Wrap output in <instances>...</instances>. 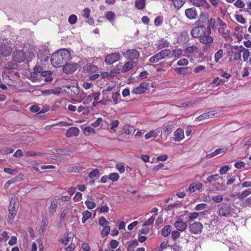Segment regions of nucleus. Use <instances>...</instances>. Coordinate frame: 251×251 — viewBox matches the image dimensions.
Returning <instances> with one entry per match:
<instances>
[{
    "label": "nucleus",
    "instance_id": "obj_42",
    "mask_svg": "<svg viewBox=\"0 0 251 251\" xmlns=\"http://www.w3.org/2000/svg\"><path fill=\"white\" fill-rule=\"evenodd\" d=\"M77 17L75 14L71 15L68 18V22L71 25H74L77 22Z\"/></svg>",
    "mask_w": 251,
    "mask_h": 251
},
{
    "label": "nucleus",
    "instance_id": "obj_6",
    "mask_svg": "<svg viewBox=\"0 0 251 251\" xmlns=\"http://www.w3.org/2000/svg\"><path fill=\"white\" fill-rule=\"evenodd\" d=\"M220 115L219 112L217 111H209L208 112H205L196 119V121H203L207 120L213 117H217Z\"/></svg>",
    "mask_w": 251,
    "mask_h": 251
},
{
    "label": "nucleus",
    "instance_id": "obj_33",
    "mask_svg": "<svg viewBox=\"0 0 251 251\" xmlns=\"http://www.w3.org/2000/svg\"><path fill=\"white\" fill-rule=\"evenodd\" d=\"M174 127V125L172 123L167 125L166 126H164V134H166L167 135H168L172 132Z\"/></svg>",
    "mask_w": 251,
    "mask_h": 251
},
{
    "label": "nucleus",
    "instance_id": "obj_20",
    "mask_svg": "<svg viewBox=\"0 0 251 251\" xmlns=\"http://www.w3.org/2000/svg\"><path fill=\"white\" fill-rule=\"evenodd\" d=\"M226 151V149L224 148H219L216 149L214 151L207 155L209 158L214 157L217 155H223Z\"/></svg>",
    "mask_w": 251,
    "mask_h": 251
},
{
    "label": "nucleus",
    "instance_id": "obj_60",
    "mask_svg": "<svg viewBox=\"0 0 251 251\" xmlns=\"http://www.w3.org/2000/svg\"><path fill=\"white\" fill-rule=\"evenodd\" d=\"M177 65L179 66L187 65L188 64V61L187 59L182 58L177 61Z\"/></svg>",
    "mask_w": 251,
    "mask_h": 251
},
{
    "label": "nucleus",
    "instance_id": "obj_29",
    "mask_svg": "<svg viewBox=\"0 0 251 251\" xmlns=\"http://www.w3.org/2000/svg\"><path fill=\"white\" fill-rule=\"evenodd\" d=\"M123 130L124 132L127 134L133 133L135 131L134 127L130 126L129 125H125L123 127Z\"/></svg>",
    "mask_w": 251,
    "mask_h": 251
},
{
    "label": "nucleus",
    "instance_id": "obj_57",
    "mask_svg": "<svg viewBox=\"0 0 251 251\" xmlns=\"http://www.w3.org/2000/svg\"><path fill=\"white\" fill-rule=\"evenodd\" d=\"M99 176V172L98 169H94L89 174V176L90 178H94L95 177L98 176Z\"/></svg>",
    "mask_w": 251,
    "mask_h": 251
},
{
    "label": "nucleus",
    "instance_id": "obj_21",
    "mask_svg": "<svg viewBox=\"0 0 251 251\" xmlns=\"http://www.w3.org/2000/svg\"><path fill=\"white\" fill-rule=\"evenodd\" d=\"M202 185L201 183L196 182L195 183L191 184L188 189L190 192H194L196 190H200L202 188Z\"/></svg>",
    "mask_w": 251,
    "mask_h": 251
},
{
    "label": "nucleus",
    "instance_id": "obj_1",
    "mask_svg": "<svg viewBox=\"0 0 251 251\" xmlns=\"http://www.w3.org/2000/svg\"><path fill=\"white\" fill-rule=\"evenodd\" d=\"M71 59V54L70 51L66 49H62L52 55L50 62L54 67H60Z\"/></svg>",
    "mask_w": 251,
    "mask_h": 251
},
{
    "label": "nucleus",
    "instance_id": "obj_28",
    "mask_svg": "<svg viewBox=\"0 0 251 251\" xmlns=\"http://www.w3.org/2000/svg\"><path fill=\"white\" fill-rule=\"evenodd\" d=\"M16 66L14 64L12 66H11L10 65H8V66H6L4 68V70L2 73V76L3 77H8V74H10L12 72V70L13 69L15 68Z\"/></svg>",
    "mask_w": 251,
    "mask_h": 251
},
{
    "label": "nucleus",
    "instance_id": "obj_11",
    "mask_svg": "<svg viewBox=\"0 0 251 251\" xmlns=\"http://www.w3.org/2000/svg\"><path fill=\"white\" fill-rule=\"evenodd\" d=\"M77 66V64L66 63L63 66V71L66 74H71L76 70Z\"/></svg>",
    "mask_w": 251,
    "mask_h": 251
},
{
    "label": "nucleus",
    "instance_id": "obj_58",
    "mask_svg": "<svg viewBox=\"0 0 251 251\" xmlns=\"http://www.w3.org/2000/svg\"><path fill=\"white\" fill-rule=\"evenodd\" d=\"M200 213H198V212H193V213H190L189 217H188V220L190 221H192L193 220H195V219L198 218Z\"/></svg>",
    "mask_w": 251,
    "mask_h": 251
},
{
    "label": "nucleus",
    "instance_id": "obj_47",
    "mask_svg": "<svg viewBox=\"0 0 251 251\" xmlns=\"http://www.w3.org/2000/svg\"><path fill=\"white\" fill-rule=\"evenodd\" d=\"M213 187L215 190H225L226 189L225 186L223 185L220 184L219 183H216L213 184Z\"/></svg>",
    "mask_w": 251,
    "mask_h": 251
},
{
    "label": "nucleus",
    "instance_id": "obj_51",
    "mask_svg": "<svg viewBox=\"0 0 251 251\" xmlns=\"http://www.w3.org/2000/svg\"><path fill=\"white\" fill-rule=\"evenodd\" d=\"M198 48L195 46H191L186 49L185 51L188 53H193L197 51Z\"/></svg>",
    "mask_w": 251,
    "mask_h": 251
},
{
    "label": "nucleus",
    "instance_id": "obj_13",
    "mask_svg": "<svg viewBox=\"0 0 251 251\" xmlns=\"http://www.w3.org/2000/svg\"><path fill=\"white\" fill-rule=\"evenodd\" d=\"M185 14L186 16L190 20L196 19L198 16L197 11L194 8H191L186 9Z\"/></svg>",
    "mask_w": 251,
    "mask_h": 251
},
{
    "label": "nucleus",
    "instance_id": "obj_46",
    "mask_svg": "<svg viewBox=\"0 0 251 251\" xmlns=\"http://www.w3.org/2000/svg\"><path fill=\"white\" fill-rule=\"evenodd\" d=\"M250 55V52L248 49H244L243 53V58L244 61H246Z\"/></svg>",
    "mask_w": 251,
    "mask_h": 251
},
{
    "label": "nucleus",
    "instance_id": "obj_54",
    "mask_svg": "<svg viewBox=\"0 0 251 251\" xmlns=\"http://www.w3.org/2000/svg\"><path fill=\"white\" fill-rule=\"evenodd\" d=\"M251 193V191L249 190L244 191L239 196V198L242 200L248 196Z\"/></svg>",
    "mask_w": 251,
    "mask_h": 251
},
{
    "label": "nucleus",
    "instance_id": "obj_24",
    "mask_svg": "<svg viewBox=\"0 0 251 251\" xmlns=\"http://www.w3.org/2000/svg\"><path fill=\"white\" fill-rule=\"evenodd\" d=\"M67 87L68 89H70L71 92H68V93L71 96H75L79 93V89L77 87V84L76 85H73L72 86H69L70 85H67Z\"/></svg>",
    "mask_w": 251,
    "mask_h": 251
},
{
    "label": "nucleus",
    "instance_id": "obj_15",
    "mask_svg": "<svg viewBox=\"0 0 251 251\" xmlns=\"http://www.w3.org/2000/svg\"><path fill=\"white\" fill-rule=\"evenodd\" d=\"M12 50V49L8 45H3L1 46L0 48V51L1 54L5 56H9Z\"/></svg>",
    "mask_w": 251,
    "mask_h": 251
},
{
    "label": "nucleus",
    "instance_id": "obj_25",
    "mask_svg": "<svg viewBox=\"0 0 251 251\" xmlns=\"http://www.w3.org/2000/svg\"><path fill=\"white\" fill-rule=\"evenodd\" d=\"M171 2L176 9H179L184 4V0H168Z\"/></svg>",
    "mask_w": 251,
    "mask_h": 251
},
{
    "label": "nucleus",
    "instance_id": "obj_52",
    "mask_svg": "<svg viewBox=\"0 0 251 251\" xmlns=\"http://www.w3.org/2000/svg\"><path fill=\"white\" fill-rule=\"evenodd\" d=\"M208 29L210 30L211 28H214L215 25V21L213 18H210L208 21Z\"/></svg>",
    "mask_w": 251,
    "mask_h": 251
},
{
    "label": "nucleus",
    "instance_id": "obj_14",
    "mask_svg": "<svg viewBox=\"0 0 251 251\" xmlns=\"http://www.w3.org/2000/svg\"><path fill=\"white\" fill-rule=\"evenodd\" d=\"M136 65L137 63L135 61H128L124 64L121 71L122 73H126L131 70Z\"/></svg>",
    "mask_w": 251,
    "mask_h": 251
},
{
    "label": "nucleus",
    "instance_id": "obj_10",
    "mask_svg": "<svg viewBox=\"0 0 251 251\" xmlns=\"http://www.w3.org/2000/svg\"><path fill=\"white\" fill-rule=\"evenodd\" d=\"M205 33L204 26H198L194 27L191 31V34L194 38H201V37Z\"/></svg>",
    "mask_w": 251,
    "mask_h": 251
},
{
    "label": "nucleus",
    "instance_id": "obj_64",
    "mask_svg": "<svg viewBox=\"0 0 251 251\" xmlns=\"http://www.w3.org/2000/svg\"><path fill=\"white\" fill-rule=\"evenodd\" d=\"M251 205V197L247 198L245 201L243 202L242 205L244 207H246L248 205Z\"/></svg>",
    "mask_w": 251,
    "mask_h": 251
},
{
    "label": "nucleus",
    "instance_id": "obj_39",
    "mask_svg": "<svg viewBox=\"0 0 251 251\" xmlns=\"http://www.w3.org/2000/svg\"><path fill=\"white\" fill-rule=\"evenodd\" d=\"M187 68L183 67V68H176L175 69V72L179 74H183V75H186L187 74Z\"/></svg>",
    "mask_w": 251,
    "mask_h": 251
},
{
    "label": "nucleus",
    "instance_id": "obj_31",
    "mask_svg": "<svg viewBox=\"0 0 251 251\" xmlns=\"http://www.w3.org/2000/svg\"><path fill=\"white\" fill-rule=\"evenodd\" d=\"M121 69L118 67H116L111 70L109 73L110 78L112 79L117 75L121 73Z\"/></svg>",
    "mask_w": 251,
    "mask_h": 251
},
{
    "label": "nucleus",
    "instance_id": "obj_43",
    "mask_svg": "<svg viewBox=\"0 0 251 251\" xmlns=\"http://www.w3.org/2000/svg\"><path fill=\"white\" fill-rule=\"evenodd\" d=\"M235 18L238 22L241 24H244L246 23L245 19L242 15L236 14L235 15Z\"/></svg>",
    "mask_w": 251,
    "mask_h": 251
},
{
    "label": "nucleus",
    "instance_id": "obj_7",
    "mask_svg": "<svg viewBox=\"0 0 251 251\" xmlns=\"http://www.w3.org/2000/svg\"><path fill=\"white\" fill-rule=\"evenodd\" d=\"M120 58V55L118 53H113L107 55L105 57L104 61L107 64L111 65Z\"/></svg>",
    "mask_w": 251,
    "mask_h": 251
},
{
    "label": "nucleus",
    "instance_id": "obj_45",
    "mask_svg": "<svg viewBox=\"0 0 251 251\" xmlns=\"http://www.w3.org/2000/svg\"><path fill=\"white\" fill-rule=\"evenodd\" d=\"M110 230V227L109 226H105L101 231V234L102 237L107 236Z\"/></svg>",
    "mask_w": 251,
    "mask_h": 251
},
{
    "label": "nucleus",
    "instance_id": "obj_16",
    "mask_svg": "<svg viewBox=\"0 0 251 251\" xmlns=\"http://www.w3.org/2000/svg\"><path fill=\"white\" fill-rule=\"evenodd\" d=\"M200 42L204 44H210L213 42V37L204 33L200 38Z\"/></svg>",
    "mask_w": 251,
    "mask_h": 251
},
{
    "label": "nucleus",
    "instance_id": "obj_56",
    "mask_svg": "<svg viewBox=\"0 0 251 251\" xmlns=\"http://www.w3.org/2000/svg\"><path fill=\"white\" fill-rule=\"evenodd\" d=\"M85 204L87 206V208L89 209H93L95 208L96 206V204L95 202L91 201H85Z\"/></svg>",
    "mask_w": 251,
    "mask_h": 251
},
{
    "label": "nucleus",
    "instance_id": "obj_17",
    "mask_svg": "<svg viewBox=\"0 0 251 251\" xmlns=\"http://www.w3.org/2000/svg\"><path fill=\"white\" fill-rule=\"evenodd\" d=\"M174 140L175 141H180L184 138V132L181 129L178 128L174 132Z\"/></svg>",
    "mask_w": 251,
    "mask_h": 251
},
{
    "label": "nucleus",
    "instance_id": "obj_38",
    "mask_svg": "<svg viewBox=\"0 0 251 251\" xmlns=\"http://www.w3.org/2000/svg\"><path fill=\"white\" fill-rule=\"evenodd\" d=\"M82 215V223H85L86 220L91 217L92 214L89 211L86 210L83 212Z\"/></svg>",
    "mask_w": 251,
    "mask_h": 251
},
{
    "label": "nucleus",
    "instance_id": "obj_4",
    "mask_svg": "<svg viewBox=\"0 0 251 251\" xmlns=\"http://www.w3.org/2000/svg\"><path fill=\"white\" fill-rule=\"evenodd\" d=\"M172 52L169 50H164L152 56L150 59L151 63H157L160 60L164 59L166 57H169L171 55Z\"/></svg>",
    "mask_w": 251,
    "mask_h": 251
},
{
    "label": "nucleus",
    "instance_id": "obj_8",
    "mask_svg": "<svg viewBox=\"0 0 251 251\" xmlns=\"http://www.w3.org/2000/svg\"><path fill=\"white\" fill-rule=\"evenodd\" d=\"M124 56L125 58L132 60L137 59L140 56V53L136 50H129L124 53Z\"/></svg>",
    "mask_w": 251,
    "mask_h": 251
},
{
    "label": "nucleus",
    "instance_id": "obj_37",
    "mask_svg": "<svg viewBox=\"0 0 251 251\" xmlns=\"http://www.w3.org/2000/svg\"><path fill=\"white\" fill-rule=\"evenodd\" d=\"M170 43L166 40H162L159 42V44L157 46L158 50H161L163 48L168 47Z\"/></svg>",
    "mask_w": 251,
    "mask_h": 251
},
{
    "label": "nucleus",
    "instance_id": "obj_35",
    "mask_svg": "<svg viewBox=\"0 0 251 251\" xmlns=\"http://www.w3.org/2000/svg\"><path fill=\"white\" fill-rule=\"evenodd\" d=\"M219 32L224 38L227 37L229 34V30L224 27L220 28Z\"/></svg>",
    "mask_w": 251,
    "mask_h": 251
},
{
    "label": "nucleus",
    "instance_id": "obj_2",
    "mask_svg": "<svg viewBox=\"0 0 251 251\" xmlns=\"http://www.w3.org/2000/svg\"><path fill=\"white\" fill-rule=\"evenodd\" d=\"M217 213L220 217H230L233 213V208L226 203H222L217 206Z\"/></svg>",
    "mask_w": 251,
    "mask_h": 251
},
{
    "label": "nucleus",
    "instance_id": "obj_12",
    "mask_svg": "<svg viewBox=\"0 0 251 251\" xmlns=\"http://www.w3.org/2000/svg\"><path fill=\"white\" fill-rule=\"evenodd\" d=\"M13 58L15 61L22 62L25 60V56L23 50H19L14 52Z\"/></svg>",
    "mask_w": 251,
    "mask_h": 251
},
{
    "label": "nucleus",
    "instance_id": "obj_49",
    "mask_svg": "<svg viewBox=\"0 0 251 251\" xmlns=\"http://www.w3.org/2000/svg\"><path fill=\"white\" fill-rule=\"evenodd\" d=\"M119 178V175L118 173H111L108 176V179L112 181H117Z\"/></svg>",
    "mask_w": 251,
    "mask_h": 251
},
{
    "label": "nucleus",
    "instance_id": "obj_9",
    "mask_svg": "<svg viewBox=\"0 0 251 251\" xmlns=\"http://www.w3.org/2000/svg\"><path fill=\"white\" fill-rule=\"evenodd\" d=\"M202 228L203 226L200 222H195L189 226L190 232L195 234L201 233Z\"/></svg>",
    "mask_w": 251,
    "mask_h": 251
},
{
    "label": "nucleus",
    "instance_id": "obj_5",
    "mask_svg": "<svg viewBox=\"0 0 251 251\" xmlns=\"http://www.w3.org/2000/svg\"><path fill=\"white\" fill-rule=\"evenodd\" d=\"M150 83L146 82H143L138 86L133 88L131 93L134 94H141L144 93L149 88Z\"/></svg>",
    "mask_w": 251,
    "mask_h": 251
},
{
    "label": "nucleus",
    "instance_id": "obj_62",
    "mask_svg": "<svg viewBox=\"0 0 251 251\" xmlns=\"http://www.w3.org/2000/svg\"><path fill=\"white\" fill-rule=\"evenodd\" d=\"M91 10L88 8H85L83 10V16L86 18L90 16Z\"/></svg>",
    "mask_w": 251,
    "mask_h": 251
},
{
    "label": "nucleus",
    "instance_id": "obj_23",
    "mask_svg": "<svg viewBox=\"0 0 251 251\" xmlns=\"http://www.w3.org/2000/svg\"><path fill=\"white\" fill-rule=\"evenodd\" d=\"M175 227L179 231H183L187 227V224L182 221H177L175 224Z\"/></svg>",
    "mask_w": 251,
    "mask_h": 251
},
{
    "label": "nucleus",
    "instance_id": "obj_22",
    "mask_svg": "<svg viewBox=\"0 0 251 251\" xmlns=\"http://www.w3.org/2000/svg\"><path fill=\"white\" fill-rule=\"evenodd\" d=\"M58 205V202L56 199H52L51 201L50 206L49 208V213L53 215L56 211Z\"/></svg>",
    "mask_w": 251,
    "mask_h": 251
},
{
    "label": "nucleus",
    "instance_id": "obj_44",
    "mask_svg": "<svg viewBox=\"0 0 251 251\" xmlns=\"http://www.w3.org/2000/svg\"><path fill=\"white\" fill-rule=\"evenodd\" d=\"M182 53V50L180 49H176L172 51V55L176 57H179Z\"/></svg>",
    "mask_w": 251,
    "mask_h": 251
},
{
    "label": "nucleus",
    "instance_id": "obj_32",
    "mask_svg": "<svg viewBox=\"0 0 251 251\" xmlns=\"http://www.w3.org/2000/svg\"><path fill=\"white\" fill-rule=\"evenodd\" d=\"M171 226L169 225L165 226L162 230V234L164 237L168 236L171 231Z\"/></svg>",
    "mask_w": 251,
    "mask_h": 251
},
{
    "label": "nucleus",
    "instance_id": "obj_55",
    "mask_svg": "<svg viewBox=\"0 0 251 251\" xmlns=\"http://www.w3.org/2000/svg\"><path fill=\"white\" fill-rule=\"evenodd\" d=\"M212 200L215 202H220L223 200V197L222 195H217L215 196H212Z\"/></svg>",
    "mask_w": 251,
    "mask_h": 251
},
{
    "label": "nucleus",
    "instance_id": "obj_59",
    "mask_svg": "<svg viewBox=\"0 0 251 251\" xmlns=\"http://www.w3.org/2000/svg\"><path fill=\"white\" fill-rule=\"evenodd\" d=\"M219 175L218 174H215L208 176L207 178V180L208 182H211L212 181L217 180L219 178Z\"/></svg>",
    "mask_w": 251,
    "mask_h": 251
},
{
    "label": "nucleus",
    "instance_id": "obj_36",
    "mask_svg": "<svg viewBox=\"0 0 251 251\" xmlns=\"http://www.w3.org/2000/svg\"><path fill=\"white\" fill-rule=\"evenodd\" d=\"M135 4L137 8L142 9L145 6V2L144 0H136Z\"/></svg>",
    "mask_w": 251,
    "mask_h": 251
},
{
    "label": "nucleus",
    "instance_id": "obj_26",
    "mask_svg": "<svg viewBox=\"0 0 251 251\" xmlns=\"http://www.w3.org/2000/svg\"><path fill=\"white\" fill-rule=\"evenodd\" d=\"M106 19L111 23H113L116 18V14L113 11H109L105 14Z\"/></svg>",
    "mask_w": 251,
    "mask_h": 251
},
{
    "label": "nucleus",
    "instance_id": "obj_30",
    "mask_svg": "<svg viewBox=\"0 0 251 251\" xmlns=\"http://www.w3.org/2000/svg\"><path fill=\"white\" fill-rule=\"evenodd\" d=\"M224 51L222 49H219L214 54V59L216 63L219 62V60L223 56Z\"/></svg>",
    "mask_w": 251,
    "mask_h": 251
},
{
    "label": "nucleus",
    "instance_id": "obj_27",
    "mask_svg": "<svg viewBox=\"0 0 251 251\" xmlns=\"http://www.w3.org/2000/svg\"><path fill=\"white\" fill-rule=\"evenodd\" d=\"M73 234L72 233H69L67 235L60 239V242L65 245L68 244L70 242H72Z\"/></svg>",
    "mask_w": 251,
    "mask_h": 251
},
{
    "label": "nucleus",
    "instance_id": "obj_34",
    "mask_svg": "<svg viewBox=\"0 0 251 251\" xmlns=\"http://www.w3.org/2000/svg\"><path fill=\"white\" fill-rule=\"evenodd\" d=\"M83 132L86 136H89L91 133L95 134V130L90 126H87L83 129Z\"/></svg>",
    "mask_w": 251,
    "mask_h": 251
},
{
    "label": "nucleus",
    "instance_id": "obj_63",
    "mask_svg": "<svg viewBox=\"0 0 251 251\" xmlns=\"http://www.w3.org/2000/svg\"><path fill=\"white\" fill-rule=\"evenodd\" d=\"M99 222L100 225L101 226H104L105 225L108 224V222L103 217L100 218Z\"/></svg>",
    "mask_w": 251,
    "mask_h": 251
},
{
    "label": "nucleus",
    "instance_id": "obj_40",
    "mask_svg": "<svg viewBox=\"0 0 251 251\" xmlns=\"http://www.w3.org/2000/svg\"><path fill=\"white\" fill-rule=\"evenodd\" d=\"M29 78L32 82L40 81V80L38 78V74L34 71L30 73Z\"/></svg>",
    "mask_w": 251,
    "mask_h": 251
},
{
    "label": "nucleus",
    "instance_id": "obj_50",
    "mask_svg": "<svg viewBox=\"0 0 251 251\" xmlns=\"http://www.w3.org/2000/svg\"><path fill=\"white\" fill-rule=\"evenodd\" d=\"M190 2L197 7H201L203 5V2L201 0H190Z\"/></svg>",
    "mask_w": 251,
    "mask_h": 251
},
{
    "label": "nucleus",
    "instance_id": "obj_3",
    "mask_svg": "<svg viewBox=\"0 0 251 251\" xmlns=\"http://www.w3.org/2000/svg\"><path fill=\"white\" fill-rule=\"evenodd\" d=\"M18 209V199L15 197H12L9 206L8 221L12 222L15 218Z\"/></svg>",
    "mask_w": 251,
    "mask_h": 251
},
{
    "label": "nucleus",
    "instance_id": "obj_61",
    "mask_svg": "<svg viewBox=\"0 0 251 251\" xmlns=\"http://www.w3.org/2000/svg\"><path fill=\"white\" fill-rule=\"evenodd\" d=\"M234 5L238 8H243L245 6V3L242 0H237L234 3Z\"/></svg>",
    "mask_w": 251,
    "mask_h": 251
},
{
    "label": "nucleus",
    "instance_id": "obj_41",
    "mask_svg": "<svg viewBox=\"0 0 251 251\" xmlns=\"http://www.w3.org/2000/svg\"><path fill=\"white\" fill-rule=\"evenodd\" d=\"M94 102L93 103L94 105H95V106L96 105V104H95V102L97 103V104L98 105V106L101 104H104V103L101 100L97 101L100 99V98H99L100 94L99 93H95L94 94Z\"/></svg>",
    "mask_w": 251,
    "mask_h": 251
},
{
    "label": "nucleus",
    "instance_id": "obj_53",
    "mask_svg": "<svg viewBox=\"0 0 251 251\" xmlns=\"http://www.w3.org/2000/svg\"><path fill=\"white\" fill-rule=\"evenodd\" d=\"M157 135V132H155V131H151L150 133H148L145 135V138L146 139H149L151 137H156Z\"/></svg>",
    "mask_w": 251,
    "mask_h": 251
},
{
    "label": "nucleus",
    "instance_id": "obj_48",
    "mask_svg": "<svg viewBox=\"0 0 251 251\" xmlns=\"http://www.w3.org/2000/svg\"><path fill=\"white\" fill-rule=\"evenodd\" d=\"M163 21V18L161 16H157L154 19V25L156 26H159L161 25Z\"/></svg>",
    "mask_w": 251,
    "mask_h": 251
},
{
    "label": "nucleus",
    "instance_id": "obj_18",
    "mask_svg": "<svg viewBox=\"0 0 251 251\" xmlns=\"http://www.w3.org/2000/svg\"><path fill=\"white\" fill-rule=\"evenodd\" d=\"M207 20V17L204 13H201L200 14L199 19L196 21V25L198 26H204Z\"/></svg>",
    "mask_w": 251,
    "mask_h": 251
},
{
    "label": "nucleus",
    "instance_id": "obj_19",
    "mask_svg": "<svg viewBox=\"0 0 251 251\" xmlns=\"http://www.w3.org/2000/svg\"><path fill=\"white\" fill-rule=\"evenodd\" d=\"M79 130L76 127H72L70 128L67 131L66 135L68 137L72 136H76L78 135Z\"/></svg>",
    "mask_w": 251,
    "mask_h": 251
}]
</instances>
